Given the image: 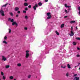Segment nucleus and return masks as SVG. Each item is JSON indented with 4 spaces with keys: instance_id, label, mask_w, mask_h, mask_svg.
Segmentation results:
<instances>
[{
    "instance_id": "36",
    "label": "nucleus",
    "mask_w": 80,
    "mask_h": 80,
    "mask_svg": "<svg viewBox=\"0 0 80 80\" xmlns=\"http://www.w3.org/2000/svg\"><path fill=\"white\" fill-rule=\"evenodd\" d=\"M28 7L29 8H31V7H32V6H31V5H29L28 6Z\"/></svg>"
},
{
    "instance_id": "44",
    "label": "nucleus",
    "mask_w": 80,
    "mask_h": 80,
    "mask_svg": "<svg viewBox=\"0 0 80 80\" xmlns=\"http://www.w3.org/2000/svg\"><path fill=\"white\" fill-rule=\"evenodd\" d=\"M77 49H78V50H80V48H77Z\"/></svg>"
},
{
    "instance_id": "17",
    "label": "nucleus",
    "mask_w": 80,
    "mask_h": 80,
    "mask_svg": "<svg viewBox=\"0 0 80 80\" xmlns=\"http://www.w3.org/2000/svg\"><path fill=\"white\" fill-rule=\"evenodd\" d=\"M24 5L25 6H28V3H27V2L24 3Z\"/></svg>"
},
{
    "instance_id": "25",
    "label": "nucleus",
    "mask_w": 80,
    "mask_h": 80,
    "mask_svg": "<svg viewBox=\"0 0 80 80\" xmlns=\"http://www.w3.org/2000/svg\"><path fill=\"white\" fill-rule=\"evenodd\" d=\"M65 67H66V66H64V67H63V66H61V68H65Z\"/></svg>"
},
{
    "instance_id": "18",
    "label": "nucleus",
    "mask_w": 80,
    "mask_h": 80,
    "mask_svg": "<svg viewBox=\"0 0 80 80\" xmlns=\"http://www.w3.org/2000/svg\"><path fill=\"white\" fill-rule=\"evenodd\" d=\"M67 66L68 68H71V67H70V64H68L67 65Z\"/></svg>"
},
{
    "instance_id": "51",
    "label": "nucleus",
    "mask_w": 80,
    "mask_h": 80,
    "mask_svg": "<svg viewBox=\"0 0 80 80\" xmlns=\"http://www.w3.org/2000/svg\"><path fill=\"white\" fill-rule=\"evenodd\" d=\"M14 80H16V79H14Z\"/></svg>"
},
{
    "instance_id": "56",
    "label": "nucleus",
    "mask_w": 80,
    "mask_h": 80,
    "mask_svg": "<svg viewBox=\"0 0 80 80\" xmlns=\"http://www.w3.org/2000/svg\"><path fill=\"white\" fill-rule=\"evenodd\" d=\"M0 80H1V79H0Z\"/></svg>"
},
{
    "instance_id": "6",
    "label": "nucleus",
    "mask_w": 80,
    "mask_h": 80,
    "mask_svg": "<svg viewBox=\"0 0 80 80\" xmlns=\"http://www.w3.org/2000/svg\"><path fill=\"white\" fill-rule=\"evenodd\" d=\"M71 34H69L70 36H73V35H74V34H73V31H71Z\"/></svg>"
},
{
    "instance_id": "53",
    "label": "nucleus",
    "mask_w": 80,
    "mask_h": 80,
    "mask_svg": "<svg viewBox=\"0 0 80 80\" xmlns=\"http://www.w3.org/2000/svg\"><path fill=\"white\" fill-rule=\"evenodd\" d=\"M79 70H80V67L79 68Z\"/></svg>"
},
{
    "instance_id": "31",
    "label": "nucleus",
    "mask_w": 80,
    "mask_h": 80,
    "mask_svg": "<svg viewBox=\"0 0 80 80\" xmlns=\"http://www.w3.org/2000/svg\"><path fill=\"white\" fill-rule=\"evenodd\" d=\"M4 40H7V37L6 36H5L4 37Z\"/></svg>"
},
{
    "instance_id": "13",
    "label": "nucleus",
    "mask_w": 80,
    "mask_h": 80,
    "mask_svg": "<svg viewBox=\"0 0 80 80\" xmlns=\"http://www.w3.org/2000/svg\"><path fill=\"white\" fill-rule=\"evenodd\" d=\"M2 60H4V61H6V60H7L6 59V58L4 57V56H2Z\"/></svg>"
},
{
    "instance_id": "40",
    "label": "nucleus",
    "mask_w": 80,
    "mask_h": 80,
    "mask_svg": "<svg viewBox=\"0 0 80 80\" xmlns=\"http://www.w3.org/2000/svg\"><path fill=\"white\" fill-rule=\"evenodd\" d=\"M77 74H74V77H77Z\"/></svg>"
},
{
    "instance_id": "43",
    "label": "nucleus",
    "mask_w": 80,
    "mask_h": 80,
    "mask_svg": "<svg viewBox=\"0 0 80 80\" xmlns=\"http://www.w3.org/2000/svg\"><path fill=\"white\" fill-rule=\"evenodd\" d=\"M68 17V16H66L64 17V18H67Z\"/></svg>"
},
{
    "instance_id": "5",
    "label": "nucleus",
    "mask_w": 80,
    "mask_h": 80,
    "mask_svg": "<svg viewBox=\"0 0 80 80\" xmlns=\"http://www.w3.org/2000/svg\"><path fill=\"white\" fill-rule=\"evenodd\" d=\"M12 25H16V26H18V24H17V22H12Z\"/></svg>"
},
{
    "instance_id": "54",
    "label": "nucleus",
    "mask_w": 80,
    "mask_h": 80,
    "mask_svg": "<svg viewBox=\"0 0 80 80\" xmlns=\"http://www.w3.org/2000/svg\"><path fill=\"white\" fill-rule=\"evenodd\" d=\"M80 63H79V65H80Z\"/></svg>"
},
{
    "instance_id": "9",
    "label": "nucleus",
    "mask_w": 80,
    "mask_h": 80,
    "mask_svg": "<svg viewBox=\"0 0 80 80\" xmlns=\"http://www.w3.org/2000/svg\"><path fill=\"white\" fill-rule=\"evenodd\" d=\"M19 10V8L18 7H16L14 9L15 11H18Z\"/></svg>"
},
{
    "instance_id": "41",
    "label": "nucleus",
    "mask_w": 80,
    "mask_h": 80,
    "mask_svg": "<svg viewBox=\"0 0 80 80\" xmlns=\"http://www.w3.org/2000/svg\"><path fill=\"white\" fill-rule=\"evenodd\" d=\"M77 57H80V55H77Z\"/></svg>"
},
{
    "instance_id": "35",
    "label": "nucleus",
    "mask_w": 80,
    "mask_h": 80,
    "mask_svg": "<svg viewBox=\"0 0 80 80\" xmlns=\"http://www.w3.org/2000/svg\"><path fill=\"white\" fill-rule=\"evenodd\" d=\"M68 75H69L68 73H67L66 74V76H67V77H68Z\"/></svg>"
},
{
    "instance_id": "48",
    "label": "nucleus",
    "mask_w": 80,
    "mask_h": 80,
    "mask_svg": "<svg viewBox=\"0 0 80 80\" xmlns=\"http://www.w3.org/2000/svg\"><path fill=\"white\" fill-rule=\"evenodd\" d=\"M18 17V14L16 15V17Z\"/></svg>"
},
{
    "instance_id": "4",
    "label": "nucleus",
    "mask_w": 80,
    "mask_h": 80,
    "mask_svg": "<svg viewBox=\"0 0 80 80\" xmlns=\"http://www.w3.org/2000/svg\"><path fill=\"white\" fill-rule=\"evenodd\" d=\"M8 21H9V22H13L14 20H13V19L9 18L8 19Z\"/></svg>"
},
{
    "instance_id": "52",
    "label": "nucleus",
    "mask_w": 80,
    "mask_h": 80,
    "mask_svg": "<svg viewBox=\"0 0 80 80\" xmlns=\"http://www.w3.org/2000/svg\"><path fill=\"white\" fill-rule=\"evenodd\" d=\"M68 10H70V9L69 8V9H68Z\"/></svg>"
},
{
    "instance_id": "26",
    "label": "nucleus",
    "mask_w": 80,
    "mask_h": 80,
    "mask_svg": "<svg viewBox=\"0 0 80 80\" xmlns=\"http://www.w3.org/2000/svg\"><path fill=\"white\" fill-rule=\"evenodd\" d=\"M56 34H57L58 35H59V33H58V32H57V31H56Z\"/></svg>"
},
{
    "instance_id": "24",
    "label": "nucleus",
    "mask_w": 80,
    "mask_h": 80,
    "mask_svg": "<svg viewBox=\"0 0 80 80\" xmlns=\"http://www.w3.org/2000/svg\"><path fill=\"white\" fill-rule=\"evenodd\" d=\"M10 67V66L9 65H6V68H9Z\"/></svg>"
},
{
    "instance_id": "23",
    "label": "nucleus",
    "mask_w": 80,
    "mask_h": 80,
    "mask_svg": "<svg viewBox=\"0 0 80 80\" xmlns=\"http://www.w3.org/2000/svg\"><path fill=\"white\" fill-rule=\"evenodd\" d=\"M51 14L50 13H47V15L48 16H50V15Z\"/></svg>"
},
{
    "instance_id": "12",
    "label": "nucleus",
    "mask_w": 80,
    "mask_h": 80,
    "mask_svg": "<svg viewBox=\"0 0 80 80\" xmlns=\"http://www.w3.org/2000/svg\"><path fill=\"white\" fill-rule=\"evenodd\" d=\"M52 18V16L51 15H50L48 16V17L47 18V19H50Z\"/></svg>"
},
{
    "instance_id": "7",
    "label": "nucleus",
    "mask_w": 80,
    "mask_h": 80,
    "mask_svg": "<svg viewBox=\"0 0 80 80\" xmlns=\"http://www.w3.org/2000/svg\"><path fill=\"white\" fill-rule=\"evenodd\" d=\"M79 77H75L74 78V80H79Z\"/></svg>"
},
{
    "instance_id": "11",
    "label": "nucleus",
    "mask_w": 80,
    "mask_h": 80,
    "mask_svg": "<svg viewBox=\"0 0 80 80\" xmlns=\"http://www.w3.org/2000/svg\"><path fill=\"white\" fill-rule=\"evenodd\" d=\"M9 78L10 80H13V76H10L9 77Z\"/></svg>"
},
{
    "instance_id": "21",
    "label": "nucleus",
    "mask_w": 80,
    "mask_h": 80,
    "mask_svg": "<svg viewBox=\"0 0 80 80\" xmlns=\"http://www.w3.org/2000/svg\"><path fill=\"white\" fill-rule=\"evenodd\" d=\"M76 44H77V42H73V45H76Z\"/></svg>"
},
{
    "instance_id": "20",
    "label": "nucleus",
    "mask_w": 80,
    "mask_h": 80,
    "mask_svg": "<svg viewBox=\"0 0 80 80\" xmlns=\"http://www.w3.org/2000/svg\"><path fill=\"white\" fill-rule=\"evenodd\" d=\"M38 5H39V6H42V3H41V2H39L38 3Z\"/></svg>"
},
{
    "instance_id": "27",
    "label": "nucleus",
    "mask_w": 80,
    "mask_h": 80,
    "mask_svg": "<svg viewBox=\"0 0 80 80\" xmlns=\"http://www.w3.org/2000/svg\"><path fill=\"white\" fill-rule=\"evenodd\" d=\"M2 78H3V80H5L6 78L5 77V76H3Z\"/></svg>"
},
{
    "instance_id": "42",
    "label": "nucleus",
    "mask_w": 80,
    "mask_h": 80,
    "mask_svg": "<svg viewBox=\"0 0 80 80\" xmlns=\"http://www.w3.org/2000/svg\"><path fill=\"white\" fill-rule=\"evenodd\" d=\"M18 13H20V11H18Z\"/></svg>"
},
{
    "instance_id": "15",
    "label": "nucleus",
    "mask_w": 80,
    "mask_h": 80,
    "mask_svg": "<svg viewBox=\"0 0 80 80\" xmlns=\"http://www.w3.org/2000/svg\"><path fill=\"white\" fill-rule=\"evenodd\" d=\"M2 43H5V44H7V42L5 40L3 41L2 42Z\"/></svg>"
},
{
    "instance_id": "33",
    "label": "nucleus",
    "mask_w": 80,
    "mask_h": 80,
    "mask_svg": "<svg viewBox=\"0 0 80 80\" xmlns=\"http://www.w3.org/2000/svg\"><path fill=\"white\" fill-rule=\"evenodd\" d=\"M1 74L2 75H4V74L3 72H1Z\"/></svg>"
},
{
    "instance_id": "46",
    "label": "nucleus",
    "mask_w": 80,
    "mask_h": 80,
    "mask_svg": "<svg viewBox=\"0 0 80 80\" xmlns=\"http://www.w3.org/2000/svg\"><path fill=\"white\" fill-rule=\"evenodd\" d=\"M24 29H25V30H27V28H24Z\"/></svg>"
},
{
    "instance_id": "39",
    "label": "nucleus",
    "mask_w": 80,
    "mask_h": 80,
    "mask_svg": "<svg viewBox=\"0 0 80 80\" xmlns=\"http://www.w3.org/2000/svg\"><path fill=\"white\" fill-rule=\"evenodd\" d=\"M71 31H72V30H73V27L72 26L71 27Z\"/></svg>"
},
{
    "instance_id": "16",
    "label": "nucleus",
    "mask_w": 80,
    "mask_h": 80,
    "mask_svg": "<svg viewBox=\"0 0 80 80\" xmlns=\"http://www.w3.org/2000/svg\"><path fill=\"white\" fill-rule=\"evenodd\" d=\"M8 30L9 31V33H10L12 32V30H11V29L9 28V29H8Z\"/></svg>"
},
{
    "instance_id": "37",
    "label": "nucleus",
    "mask_w": 80,
    "mask_h": 80,
    "mask_svg": "<svg viewBox=\"0 0 80 80\" xmlns=\"http://www.w3.org/2000/svg\"><path fill=\"white\" fill-rule=\"evenodd\" d=\"M27 12V11H26L24 10L23 11V13H26Z\"/></svg>"
},
{
    "instance_id": "8",
    "label": "nucleus",
    "mask_w": 80,
    "mask_h": 80,
    "mask_svg": "<svg viewBox=\"0 0 80 80\" xmlns=\"http://www.w3.org/2000/svg\"><path fill=\"white\" fill-rule=\"evenodd\" d=\"M65 7H66V8H70L71 7V6H67V4H65Z\"/></svg>"
},
{
    "instance_id": "28",
    "label": "nucleus",
    "mask_w": 80,
    "mask_h": 80,
    "mask_svg": "<svg viewBox=\"0 0 80 80\" xmlns=\"http://www.w3.org/2000/svg\"><path fill=\"white\" fill-rule=\"evenodd\" d=\"M10 14L11 16H13V14L12 12H10Z\"/></svg>"
},
{
    "instance_id": "14",
    "label": "nucleus",
    "mask_w": 80,
    "mask_h": 80,
    "mask_svg": "<svg viewBox=\"0 0 80 80\" xmlns=\"http://www.w3.org/2000/svg\"><path fill=\"white\" fill-rule=\"evenodd\" d=\"M64 26H65V24H62L61 25V28H63V27H64Z\"/></svg>"
},
{
    "instance_id": "19",
    "label": "nucleus",
    "mask_w": 80,
    "mask_h": 80,
    "mask_svg": "<svg viewBox=\"0 0 80 80\" xmlns=\"http://www.w3.org/2000/svg\"><path fill=\"white\" fill-rule=\"evenodd\" d=\"M8 4L7 3L6 4H5L4 5H3L2 6V8H3V7H6V6H7V5H8Z\"/></svg>"
},
{
    "instance_id": "50",
    "label": "nucleus",
    "mask_w": 80,
    "mask_h": 80,
    "mask_svg": "<svg viewBox=\"0 0 80 80\" xmlns=\"http://www.w3.org/2000/svg\"><path fill=\"white\" fill-rule=\"evenodd\" d=\"M25 1L26 2H27V0H25Z\"/></svg>"
},
{
    "instance_id": "49",
    "label": "nucleus",
    "mask_w": 80,
    "mask_h": 80,
    "mask_svg": "<svg viewBox=\"0 0 80 80\" xmlns=\"http://www.w3.org/2000/svg\"><path fill=\"white\" fill-rule=\"evenodd\" d=\"M76 30H77V29H78V28H77V27H76Z\"/></svg>"
},
{
    "instance_id": "57",
    "label": "nucleus",
    "mask_w": 80,
    "mask_h": 80,
    "mask_svg": "<svg viewBox=\"0 0 80 80\" xmlns=\"http://www.w3.org/2000/svg\"><path fill=\"white\" fill-rule=\"evenodd\" d=\"M79 80H80V79Z\"/></svg>"
},
{
    "instance_id": "29",
    "label": "nucleus",
    "mask_w": 80,
    "mask_h": 80,
    "mask_svg": "<svg viewBox=\"0 0 80 80\" xmlns=\"http://www.w3.org/2000/svg\"><path fill=\"white\" fill-rule=\"evenodd\" d=\"M25 18L26 19H28V16H25Z\"/></svg>"
},
{
    "instance_id": "1",
    "label": "nucleus",
    "mask_w": 80,
    "mask_h": 80,
    "mask_svg": "<svg viewBox=\"0 0 80 80\" xmlns=\"http://www.w3.org/2000/svg\"><path fill=\"white\" fill-rule=\"evenodd\" d=\"M26 58H28V57H29V53H28V52H29V51L27 50L26 51Z\"/></svg>"
},
{
    "instance_id": "34",
    "label": "nucleus",
    "mask_w": 80,
    "mask_h": 80,
    "mask_svg": "<svg viewBox=\"0 0 80 80\" xmlns=\"http://www.w3.org/2000/svg\"><path fill=\"white\" fill-rule=\"evenodd\" d=\"M31 77V75H29L28 77V78H30Z\"/></svg>"
},
{
    "instance_id": "55",
    "label": "nucleus",
    "mask_w": 80,
    "mask_h": 80,
    "mask_svg": "<svg viewBox=\"0 0 80 80\" xmlns=\"http://www.w3.org/2000/svg\"><path fill=\"white\" fill-rule=\"evenodd\" d=\"M68 12H69V11H68Z\"/></svg>"
},
{
    "instance_id": "22",
    "label": "nucleus",
    "mask_w": 80,
    "mask_h": 80,
    "mask_svg": "<svg viewBox=\"0 0 80 80\" xmlns=\"http://www.w3.org/2000/svg\"><path fill=\"white\" fill-rule=\"evenodd\" d=\"M17 66L18 67H21V64H20V63H18L17 64Z\"/></svg>"
},
{
    "instance_id": "30",
    "label": "nucleus",
    "mask_w": 80,
    "mask_h": 80,
    "mask_svg": "<svg viewBox=\"0 0 80 80\" xmlns=\"http://www.w3.org/2000/svg\"><path fill=\"white\" fill-rule=\"evenodd\" d=\"M76 39H77V40H80V38H76Z\"/></svg>"
},
{
    "instance_id": "3",
    "label": "nucleus",
    "mask_w": 80,
    "mask_h": 80,
    "mask_svg": "<svg viewBox=\"0 0 80 80\" xmlns=\"http://www.w3.org/2000/svg\"><path fill=\"white\" fill-rule=\"evenodd\" d=\"M0 13L2 15V16H5V14L4 13V12L2 10L0 11Z\"/></svg>"
},
{
    "instance_id": "47",
    "label": "nucleus",
    "mask_w": 80,
    "mask_h": 80,
    "mask_svg": "<svg viewBox=\"0 0 80 80\" xmlns=\"http://www.w3.org/2000/svg\"><path fill=\"white\" fill-rule=\"evenodd\" d=\"M45 2H48V0H45Z\"/></svg>"
},
{
    "instance_id": "38",
    "label": "nucleus",
    "mask_w": 80,
    "mask_h": 80,
    "mask_svg": "<svg viewBox=\"0 0 80 80\" xmlns=\"http://www.w3.org/2000/svg\"><path fill=\"white\" fill-rule=\"evenodd\" d=\"M25 10H28V8H25Z\"/></svg>"
},
{
    "instance_id": "32",
    "label": "nucleus",
    "mask_w": 80,
    "mask_h": 80,
    "mask_svg": "<svg viewBox=\"0 0 80 80\" xmlns=\"http://www.w3.org/2000/svg\"><path fill=\"white\" fill-rule=\"evenodd\" d=\"M65 12L66 13H68V11L67 10H65Z\"/></svg>"
},
{
    "instance_id": "10",
    "label": "nucleus",
    "mask_w": 80,
    "mask_h": 80,
    "mask_svg": "<svg viewBox=\"0 0 80 80\" xmlns=\"http://www.w3.org/2000/svg\"><path fill=\"white\" fill-rule=\"evenodd\" d=\"M70 23L72 24V23H75V21H72L70 22Z\"/></svg>"
},
{
    "instance_id": "2",
    "label": "nucleus",
    "mask_w": 80,
    "mask_h": 80,
    "mask_svg": "<svg viewBox=\"0 0 80 80\" xmlns=\"http://www.w3.org/2000/svg\"><path fill=\"white\" fill-rule=\"evenodd\" d=\"M38 7V5L36 4L34 6H33V8L34 10H37V8Z\"/></svg>"
},
{
    "instance_id": "45",
    "label": "nucleus",
    "mask_w": 80,
    "mask_h": 80,
    "mask_svg": "<svg viewBox=\"0 0 80 80\" xmlns=\"http://www.w3.org/2000/svg\"><path fill=\"white\" fill-rule=\"evenodd\" d=\"M78 10H79V11H80V7L78 8Z\"/></svg>"
}]
</instances>
